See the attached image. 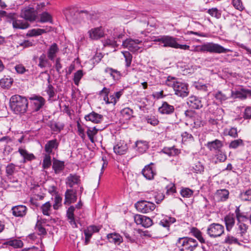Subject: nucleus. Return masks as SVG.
<instances>
[{
	"label": "nucleus",
	"instance_id": "nucleus-58",
	"mask_svg": "<svg viewBox=\"0 0 251 251\" xmlns=\"http://www.w3.org/2000/svg\"><path fill=\"white\" fill-rule=\"evenodd\" d=\"M236 218L238 222L244 221V220H247L248 217L244 215L243 213L240 212L239 207H237L235 211Z\"/></svg>",
	"mask_w": 251,
	"mask_h": 251
},
{
	"label": "nucleus",
	"instance_id": "nucleus-56",
	"mask_svg": "<svg viewBox=\"0 0 251 251\" xmlns=\"http://www.w3.org/2000/svg\"><path fill=\"white\" fill-rule=\"evenodd\" d=\"M243 141L242 139H239L235 140L230 142L229 145V148L230 149H237L240 146H243Z\"/></svg>",
	"mask_w": 251,
	"mask_h": 251
},
{
	"label": "nucleus",
	"instance_id": "nucleus-29",
	"mask_svg": "<svg viewBox=\"0 0 251 251\" xmlns=\"http://www.w3.org/2000/svg\"><path fill=\"white\" fill-rule=\"evenodd\" d=\"M64 162L57 159H54L52 163V169L55 174H59L64 169Z\"/></svg>",
	"mask_w": 251,
	"mask_h": 251
},
{
	"label": "nucleus",
	"instance_id": "nucleus-62",
	"mask_svg": "<svg viewBox=\"0 0 251 251\" xmlns=\"http://www.w3.org/2000/svg\"><path fill=\"white\" fill-rule=\"evenodd\" d=\"M46 91L50 99L53 98L55 95L54 87L50 84H48Z\"/></svg>",
	"mask_w": 251,
	"mask_h": 251
},
{
	"label": "nucleus",
	"instance_id": "nucleus-34",
	"mask_svg": "<svg viewBox=\"0 0 251 251\" xmlns=\"http://www.w3.org/2000/svg\"><path fill=\"white\" fill-rule=\"evenodd\" d=\"M4 244L11 246L14 248H22L23 246V243L21 240L15 238H10L7 240L4 243Z\"/></svg>",
	"mask_w": 251,
	"mask_h": 251
},
{
	"label": "nucleus",
	"instance_id": "nucleus-6",
	"mask_svg": "<svg viewBox=\"0 0 251 251\" xmlns=\"http://www.w3.org/2000/svg\"><path fill=\"white\" fill-rule=\"evenodd\" d=\"M206 233L211 238L220 237L224 233V226L218 223L211 224L208 226Z\"/></svg>",
	"mask_w": 251,
	"mask_h": 251
},
{
	"label": "nucleus",
	"instance_id": "nucleus-52",
	"mask_svg": "<svg viewBox=\"0 0 251 251\" xmlns=\"http://www.w3.org/2000/svg\"><path fill=\"white\" fill-rule=\"evenodd\" d=\"M122 53L123 54L125 58L126 66V67H129L131 65L132 56L129 52L127 51H123Z\"/></svg>",
	"mask_w": 251,
	"mask_h": 251
},
{
	"label": "nucleus",
	"instance_id": "nucleus-4",
	"mask_svg": "<svg viewBox=\"0 0 251 251\" xmlns=\"http://www.w3.org/2000/svg\"><path fill=\"white\" fill-rule=\"evenodd\" d=\"M176 245L180 251H193L197 247L198 243L194 239L184 237L178 238Z\"/></svg>",
	"mask_w": 251,
	"mask_h": 251
},
{
	"label": "nucleus",
	"instance_id": "nucleus-18",
	"mask_svg": "<svg viewBox=\"0 0 251 251\" xmlns=\"http://www.w3.org/2000/svg\"><path fill=\"white\" fill-rule=\"evenodd\" d=\"M84 118L86 121H90L95 124H98L101 123L102 121L103 116L95 112H92L85 115Z\"/></svg>",
	"mask_w": 251,
	"mask_h": 251
},
{
	"label": "nucleus",
	"instance_id": "nucleus-35",
	"mask_svg": "<svg viewBox=\"0 0 251 251\" xmlns=\"http://www.w3.org/2000/svg\"><path fill=\"white\" fill-rule=\"evenodd\" d=\"M123 94V90H121L118 92L114 93L112 95H110L108 97V104H112L115 105L116 103L119 100L120 98Z\"/></svg>",
	"mask_w": 251,
	"mask_h": 251
},
{
	"label": "nucleus",
	"instance_id": "nucleus-23",
	"mask_svg": "<svg viewBox=\"0 0 251 251\" xmlns=\"http://www.w3.org/2000/svg\"><path fill=\"white\" fill-rule=\"evenodd\" d=\"M177 39L173 36L165 35L163 47H171L175 48L176 47Z\"/></svg>",
	"mask_w": 251,
	"mask_h": 251
},
{
	"label": "nucleus",
	"instance_id": "nucleus-5",
	"mask_svg": "<svg viewBox=\"0 0 251 251\" xmlns=\"http://www.w3.org/2000/svg\"><path fill=\"white\" fill-rule=\"evenodd\" d=\"M65 15L67 20L74 24H76L79 21V19L87 17L88 12L85 10L76 11L75 9L66 10Z\"/></svg>",
	"mask_w": 251,
	"mask_h": 251
},
{
	"label": "nucleus",
	"instance_id": "nucleus-38",
	"mask_svg": "<svg viewBox=\"0 0 251 251\" xmlns=\"http://www.w3.org/2000/svg\"><path fill=\"white\" fill-rule=\"evenodd\" d=\"M176 219L174 217L165 216L159 223V224L164 227L168 228L170 226L176 222Z\"/></svg>",
	"mask_w": 251,
	"mask_h": 251
},
{
	"label": "nucleus",
	"instance_id": "nucleus-16",
	"mask_svg": "<svg viewBox=\"0 0 251 251\" xmlns=\"http://www.w3.org/2000/svg\"><path fill=\"white\" fill-rule=\"evenodd\" d=\"M231 97L236 99L239 98L241 99H245L248 95H251V90L245 89H241L237 91H231Z\"/></svg>",
	"mask_w": 251,
	"mask_h": 251
},
{
	"label": "nucleus",
	"instance_id": "nucleus-40",
	"mask_svg": "<svg viewBox=\"0 0 251 251\" xmlns=\"http://www.w3.org/2000/svg\"><path fill=\"white\" fill-rule=\"evenodd\" d=\"M136 150L140 153L146 151L148 148V143L146 141H138L135 143Z\"/></svg>",
	"mask_w": 251,
	"mask_h": 251
},
{
	"label": "nucleus",
	"instance_id": "nucleus-17",
	"mask_svg": "<svg viewBox=\"0 0 251 251\" xmlns=\"http://www.w3.org/2000/svg\"><path fill=\"white\" fill-rule=\"evenodd\" d=\"M80 183V177L76 174H70L66 179V184L70 188H73L75 185Z\"/></svg>",
	"mask_w": 251,
	"mask_h": 251
},
{
	"label": "nucleus",
	"instance_id": "nucleus-42",
	"mask_svg": "<svg viewBox=\"0 0 251 251\" xmlns=\"http://www.w3.org/2000/svg\"><path fill=\"white\" fill-rule=\"evenodd\" d=\"M12 82L11 78L4 77L0 80V85L3 88L8 89L11 87Z\"/></svg>",
	"mask_w": 251,
	"mask_h": 251
},
{
	"label": "nucleus",
	"instance_id": "nucleus-50",
	"mask_svg": "<svg viewBox=\"0 0 251 251\" xmlns=\"http://www.w3.org/2000/svg\"><path fill=\"white\" fill-rule=\"evenodd\" d=\"M121 114L126 119L128 120L132 116L133 110L128 107L125 108L121 111Z\"/></svg>",
	"mask_w": 251,
	"mask_h": 251
},
{
	"label": "nucleus",
	"instance_id": "nucleus-11",
	"mask_svg": "<svg viewBox=\"0 0 251 251\" xmlns=\"http://www.w3.org/2000/svg\"><path fill=\"white\" fill-rule=\"evenodd\" d=\"M37 12L34 8L25 7L22 10L21 17L25 20L29 21H34L36 19Z\"/></svg>",
	"mask_w": 251,
	"mask_h": 251
},
{
	"label": "nucleus",
	"instance_id": "nucleus-19",
	"mask_svg": "<svg viewBox=\"0 0 251 251\" xmlns=\"http://www.w3.org/2000/svg\"><path fill=\"white\" fill-rule=\"evenodd\" d=\"M153 163H151L150 164L146 165L142 171V173L144 176L149 180L152 179L155 175V171L151 166V165Z\"/></svg>",
	"mask_w": 251,
	"mask_h": 251
},
{
	"label": "nucleus",
	"instance_id": "nucleus-36",
	"mask_svg": "<svg viewBox=\"0 0 251 251\" xmlns=\"http://www.w3.org/2000/svg\"><path fill=\"white\" fill-rule=\"evenodd\" d=\"M12 25L16 29H26L29 26L28 23L24 20H13Z\"/></svg>",
	"mask_w": 251,
	"mask_h": 251
},
{
	"label": "nucleus",
	"instance_id": "nucleus-14",
	"mask_svg": "<svg viewBox=\"0 0 251 251\" xmlns=\"http://www.w3.org/2000/svg\"><path fill=\"white\" fill-rule=\"evenodd\" d=\"M11 210L14 216L23 217L26 214L27 208L24 205H18L12 207Z\"/></svg>",
	"mask_w": 251,
	"mask_h": 251
},
{
	"label": "nucleus",
	"instance_id": "nucleus-45",
	"mask_svg": "<svg viewBox=\"0 0 251 251\" xmlns=\"http://www.w3.org/2000/svg\"><path fill=\"white\" fill-rule=\"evenodd\" d=\"M51 207V204L49 201L43 204L41 207L43 214L44 215L50 216V214Z\"/></svg>",
	"mask_w": 251,
	"mask_h": 251
},
{
	"label": "nucleus",
	"instance_id": "nucleus-49",
	"mask_svg": "<svg viewBox=\"0 0 251 251\" xmlns=\"http://www.w3.org/2000/svg\"><path fill=\"white\" fill-rule=\"evenodd\" d=\"M207 12L212 17H214L217 19H219L221 17V12L217 8L209 9Z\"/></svg>",
	"mask_w": 251,
	"mask_h": 251
},
{
	"label": "nucleus",
	"instance_id": "nucleus-39",
	"mask_svg": "<svg viewBox=\"0 0 251 251\" xmlns=\"http://www.w3.org/2000/svg\"><path fill=\"white\" fill-rule=\"evenodd\" d=\"M38 67L40 68H44L47 66L50 67L51 64L48 59L47 58L46 55L44 53L42 54L39 57Z\"/></svg>",
	"mask_w": 251,
	"mask_h": 251
},
{
	"label": "nucleus",
	"instance_id": "nucleus-61",
	"mask_svg": "<svg viewBox=\"0 0 251 251\" xmlns=\"http://www.w3.org/2000/svg\"><path fill=\"white\" fill-rule=\"evenodd\" d=\"M237 226H238V229L240 231L239 233L241 236H243L245 234V233H246L248 226L244 223H242L241 221L238 222Z\"/></svg>",
	"mask_w": 251,
	"mask_h": 251
},
{
	"label": "nucleus",
	"instance_id": "nucleus-2",
	"mask_svg": "<svg viewBox=\"0 0 251 251\" xmlns=\"http://www.w3.org/2000/svg\"><path fill=\"white\" fill-rule=\"evenodd\" d=\"M165 84L173 88L175 94L176 96L184 98L188 96V85L184 82L178 81V79L171 76H168L165 81Z\"/></svg>",
	"mask_w": 251,
	"mask_h": 251
},
{
	"label": "nucleus",
	"instance_id": "nucleus-10",
	"mask_svg": "<svg viewBox=\"0 0 251 251\" xmlns=\"http://www.w3.org/2000/svg\"><path fill=\"white\" fill-rule=\"evenodd\" d=\"M134 220L137 225H141L142 226L148 228L152 225L151 219L144 215L136 214L134 216Z\"/></svg>",
	"mask_w": 251,
	"mask_h": 251
},
{
	"label": "nucleus",
	"instance_id": "nucleus-12",
	"mask_svg": "<svg viewBox=\"0 0 251 251\" xmlns=\"http://www.w3.org/2000/svg\"><path fill=\"white\" fill-rule=\"evenodd\" d=\"M76 200V190L73 189H67L65 193L64 204L69 205L75 202Z\"/></svg>",
	"mask_w": 251,
	"mask_h": 251
},
{
	"label": "nucleus",
	"instance_id": "nucleus-26",
	"mask_svg": "<svg viewBox=\"0 0 251 251\" xmlns=\"http://www.w3.org/2000/svg\"><path fill=\"white\" fill-rule=\"evenodd\" d=\"M30 99L34 100L33 103L34 105L35 110L36 111L39 110L43 107L45 102V99L41 96H35L30 98Z\"/></svg>",
	"mask_w": 251,
	"mask_h": 251
},
{
	"label": "nucleus",
	"instance_id": "nucleus-47",
	"mask_svg": "<svg viewBox=\"0 0 251 251\" xmlns=\"http://www.w3.org/2000/svg\"><path fill=\"white\" fill-rule=\"evenodd\" d=\"M240 198L242 201H251V189L242 192L240 194Z\"/></svg>",
	"mask_w": 251,
	"mask_h": 251
},
{
	"label": "nucleus",
	"instance_id": "nucleus-33",
	"mask_svg": "<svg viewBox=\"0 0 251 251\" xmlns=\"http://www.w3.org/2000/svg\"><path fill=\"white\" fill-rule=\"evenodd\" d=\"M107 237L110 242L119 245L123 241L122 237L118 233H112L107 234Z\"/></svg>",
	"mask_w": 251,
	"mask_h": 251
},
{
	"label": "nucleus",
	"instance_id": "nucleus-46",
	"mask_svg": "<svg viewBox=\"0 0 251 251\" xmlns=\"http://www.w3.org/2000/svg\"><path fill=\"white\" fill-rule=\"evenodd\" d=\"M110 92V90L106 87H104L99 92V95L102 97L103 100L105 102L106 104H108V94Z\"/></svg>",
	"mask_w": 251,
	"mask_h": 251
},
{
	"label": "nucleus",
	"instance_id": "nucleus-64",
	"mask_svg": "<svg viewBox=\"0 0 251 251\" xmlns=\"http://www.w3.org/2000/svg\"><path fill=\"white\" fill-rule=\"evenodd\" d=\"M152 196L157 203H159L164 199V196L162 193H156L153 192Z\"/></svg>",
	"mask_w": 251,
	"mask_h": 251
},
{
	"label": "nucleus",
	"instance_id": "nucleus-48",
	"mask_svg": "<svg viewBox=\"0 0 251 251\" xmlns=\"http://www.w3.org/2000/svg\"><path fill=\"white\" fill-rule=\"evenodd\" d=\"M83 75L84 74L81 70H78L74 74L73 80L75 85L77 86L78 85L79 81Z\"/></svg>",
	"mask_w": 251,
	"mask_h": 251
},
{
	"label": "nucleus",
	"instance_id": "nucleus-30",
	"mask_svg": "<svg viewBox=\"0 0 251 251\" xmlns=\"http://www.w3.org/2000/svg\"><path fill=\"white\" fill-rule=\"evenodd\" d=\"M226 228L227 231H230L235 224V218L233 214H228L224 218Z\"/></svg>",
	"mask_w": 251,
	"mask_h": 251
},
{
	"label": "nucleus",
	"instance_id": "nucleus-1",
	"mask_svg": "<svg viewBox=\"0 0 251 251\" xmlns=\"http://www.w3.org/2000/svg\"><path fill=\"white\" fill-rule=\"evenodd\" d=\"M28 103L26 97L19 95L12 96L9 100L10 107L16 114L25 113L27 109Z\"/></svg>",
	"mask_w": 251,
	"mask_h": 251
},
{
	"label": "nucleus",
	"instance_id": "nucleus-13",
	"mask_svg": "<svg viewBox=\"0 0 251 251\" xmlns=\"http://www.w3.org/2000/svg\"><path fill=\"white\" fill-rule=\"evenodd\" d=\"M230 91L224 90L218 91L214 94V97L218 102L223 103L224 102L227 100L229 98L231 97Z\"/></svg>",
	"mask_w": 251,
	"mask_h": 251
},
{
	"label": "nucleus",
	"instance_id": "nucleus-21",
	"mask_svg": "<svg viewBox=\"0 0 251 251\" xmlns=\"http://www.w3.org/2000/svg\"><path fill=\"white\" fill-rule=\"evenodd\" d=\"M174 106L170 105L166 101H164L162 105L158 108L159 112L162 114H171L174 113Z\"/></svg>",
	"mask_w": 251,
	"mask_h": 251
},
{
	"label": "nucleus",
	"instance_id": "nucleus-44",
	"mask_svg": "<svg viewBox=\"0 0 251 251\" xmlns=\"http://www.w3.org/2000/svg\"><path fill=\"white\" fill-rule=\"evenodd\" d=\"M162 151L169 156H174L179 153V150L174 147L164 148Z\"/></svg>",
	"mask_w": 251,
	"mask_h": 251
},
{
	"label": "nucleus",
	"instance_id": "nucleus-54",
	"mask_svg": "<svg viewBox=\"0 0 251 251\" xmlns=\"http://www.w3.org/2000/svg\"><path fill=\"white\" fill-rule=\"evenodd\" d=\"M51 164V157L49 154H46L43 160L42 166L44 169L49 168Z\"/></svg>",
	"mask_w": 251,
	"mask_h": 251
},
{
	"label": "nucleus",
	"instance_id": "nucleus-53",
	"mask_svg": "<svg viewBox=\"0 0 251 251\" xmlns=\"http://www.w3.org/2000/svg\"><path fill=\"white\" fill-rule=\"evenodd\" d=\"M40 21L41 23L48 22L51 23L52 22V17L49 13L44 12L41 14Z\"/></svg>",
	"mask_w": 251,
	"mask_h": 251
},
{
	"label": "nucleus",
	"instance_id": "nucleus-25",
	"mask_svg": "<svg viewBox=\"0 0 251 251\" xmlns=\"http://www.w3.org/2000/svg\"><path fill=\"white\" fill-rule=\"evenodd\" d=\"M206 146L210 151H218L223 147V144L220 140L216 139L214 141L207 142Z\"/></svg>",
	"mask_w": 251,
	"mask_h": 251
},
{
	"label": "nucleus",
	"instance_id": "nucleus-43",
	"mask_svg": "<svg viewBox=\"0 0 251 251\" xmlns=\"http://www.w3.org/2000/svg\"><path fill=\"white\" fill-rule=\"evenodd\" d=\"M191 232L195 236L201 243H205V240L202 236L201 232L196 227H192L191 229Z\"/></svg>",
	"mask_w": 251,
	"mask_h": 251
},
{
	"label": "nucleus",
	"instance_id": "nucleus-7",
	"mask_svg": "<svg viewBox=\"0 0 251 251\" xmlns=\"http://www.w3.org/2000/svg\"><path fill=\"white\" fill-rule=\"evenodd\" d=\"M135 206L138 211L143 213L151 212L155 208V205L152 202L146 201H138Z\"/></svg>",
	"mask_w": 251,
	"mask_h": 251
},
{
	"label": "nucleus",
	"instance_id": "nucleus-59",
	"mask_svg": "<svg viewBox=\"0 0 251 251\" xmlns=\"http://www.w3.org/2000/svg\"><path fill=\"white\" fill-rule=\"evenodd\" d=\"M218 195L222 201H226L228 197L229 192L226 189L219 190L217 191Z\"/></svg>",
	"mask_w": 251,
	"mask_h": 251
},
{
	"label": "nucleus",
	"instance_id": "nucleus-15",
	"mask_svg": "<svg viewBox=\"0 0 251 251\" xmlns=\"http://www.w3.org/2000/svg\"><path fill=\"white\" fill-rule=\"evenodd\" d=\"M187 103L190 107L195 109H200L202 106L200 99L194 96L188 98Z\"/></svg>",
	"mask_w": 251,
	"mask_h": 251
},
{
	"label": "nucleus",
	"instance_id": "nucleus-63",
	"mask_svg": "<svg viewBox=\"0 0 251 251\" xmlns=\"http://www.w3.org/2000/svg\"><path fill=\"white\" fill-rule=\"evenodd\" d=\"M217 159L220 162H224L226 159V155L221 150L217 151L216 154Z\"/></svg>",
	"mask_w": 251,
	"mask_h": 251
},
{
	"label": "nucleus",
	"instance_id": "nucleus-28",
	"mask_svg": "<svg viewBox=\"0 0 251 251\" xmlns=\"http://www.w3.org/2000/svg\"><path fill=\"white\" fill-rule=\"evenodd\" d=\"M18 171V167L12 163H9L5 167V173L7 177L13 176Z\"/></svg>",
	"mask_w": 251,
	"mask_h": 251
},
{
	"label": "nucleus",
	"instance_id": "nucleus-60",
	"mask_svg": "<svg viewBox=\"0 0 251 251\" xmlns=\"http://www.w3.org/2000/svg\"><path fill=\"white\" fill-rule=\"evenodd\" d=\"M98 129H97L95 127L93 128H89L87 131V134L91 141V142H94V136L97 133Z\"/></svg>",
	"mask_w": 251,
	"mask_h": 251
},
{
	"label": "nucleus",
	"instance_id": "nucleus-20",
	"mask_svg": "<svg viewBox=\"0 0 251 251\" xmlns=\"http://www.w3.org/2000/svg\"><path fill=\"white\" fill-rule=\"evenodd\" d=\"M89 37L92 40H97L103 37L104 32L101 27L91 29L88 32Z\"/></svg>",
	"mask_w": 251,
	"mask_h": 251
},
{
	"label": "nucleus",
	"instance_id": "nucleus-41",
	"mask_svg": "<svg viewBox=\"0 0 251 251\" xmlns=\"http://www.w3.org/2000/svg\"><path fill=\"white\" fill-rule=\"evenodd\" d=\"M103 45L104 46H108L112 48H116L118 47L119 44L118 41L116 40V37H114L113 39L107 38L104 39L103 41Z\"/></svg>",
	"mask_w": 251,
	"mask_h": 251
},
{
	"label": "nucleus",
	"instance_id": "nucleus-24",
	"mask_svg": "<svg viewBox=\"0 0 251 251\" xmlns=\"http://www.w3.org/2000/svg\"><path fill=\"white\" fill-rule=\"evenodd\" d=\"M59 48L56 43H53L49 48L47 51L48 59L54 61L56 54L59 51Z\"/></svg>",
	"mask_w": 251,
	"mask_h": 251
},
{
	"label": "nucleus",
	"instance_id": "nucleus-27",
	"mask_svg": "<svg viewBox=\"0 0 251 251\" xmlns=\"http://www.w3.org/2000/svg\"><path fill=\"white\" fill-rule=\"evenodd\" d=\"M114 152L119 155L125 154L127 150V147L126 144L124 142L118 143L113 148Z\"/></svg>",
	"mask_w": 251,
	"mask_h": 251
},
{
	"label": "nucleus",
	"instance_id": "nucleus-51",
	"mask_svg": "<svg viewBox=\"0 0 251 251\" xmlns=\"http://www.w3.org/2000/svg\"><path fill=\"white\" fill-rule=\"evenodd\" d=\"M192 170L197 174L201 173L204 171V167L200 162L198 161L192 167Z\"/></svg>",
	"mask_w": 251,
	"mask_h": 251
},
{
	"label": "nucleus",
	"instance_id": "nucleus-31",
	"mask_svg": "<svg viewBox=\"0 0 251 251\" xmlns=\"http://www.w3.org/2000/svg\"><path fill=\"white\" fill-rule=\"evenodd\" d=\"M51 27L50 26L47 27L46 28L43 29H33L28 31L27 35L29 36H39L42 34L44 33H46L47 32L50 31L51 30Z\"/></svg>",
	"mask_w": 251,
	"mask_h": 251
},
{
	"label": "nucleus",
	"instance_id": "nucleus-9",
	"mask_svg": "<svg viewBox=\"0 0 251 251\" xmlns=\"http://www.w3.org/2000/svg\"><path fill=\"white\" fill-rule=\"evenodd\" d=\"M82 204L80 201L75 207L73 205L70 206L67 210L66 216L69 220V223L71 225L73 228H76L77 227V224L75 221L74 212L75 208L79 209L82 206Z\"/></svg>",
	"mask_w": 251,
	"mask_h": 251
},
{
	"label": "nucleus",
	"instance_id": "nucleus-57",
	"mask_svg": "<svg viewBox=\"0 0 251 251\" xmlns=\"http://www.w3.org/2000/svg\"><path fill=\"white\" fill-rule=\"evenodd\" d=\"M180 193L182 197L184 198H190L193 195V191L188 188H183Z\"/></svg>",
	"mask_w": 251,
	"mask_h": 251
},
{
	"label": "nucleus",
	"instance_id": "nucleus-32",
	"mask_svg": "<svg viewBox=\"0 0 251 251\" xmlns=\"http://www.w3.org/2000/svg\"><path fill=\"white\" fill-rule=\"evenodd\" d=\"M100 227L98 226L92 225L90 226L84 230V234L85 236H87V238H91L93 234L95 233L99 232Z\"/></svg>",
	"mask_w": 251,
	"mask_h": 251
},
{
	"label": "nucleus",
	"instance_id": "nucleus-8",
	"mask_svg": "<svg viewBox=\"0 0 251 251\" xmlns=\"http://www.w3.org/2000/svg\"><path fill=\"white\" fill-rule=\"evenodd\" d=\"M142 41L139 39L128 38L122 42V46L125 48L128 49L131 52H136L140 49L138 45L142 43Z\"/></svg>",
	"mask_w": 251,
	"mask_h": 251
},
{
	"label": "nucleus",
	"instance_id": "nucleus-55",
	"mask_svg": "<svg viewBox=\"0 0 251 251\" xmlns=\"http://www.w3.org/2000/svg\"><path fill=\"white\" fill-rule=\"evenodd\" d=\"M62 197L59 195L56 194L54 198V203L53 205L54 209L57 210L62 205Z\"/></svg>",
	"mask_w": 251,
	"mask_h": 251
},
{
	"label": "nucleus",
	"instance_id": "nucleus-22",
	"mask_svg": "<svg viewBox=\"0 0 251 251\" xmlns=\"http://www.w3.org/2000/svg\"><path fill=\"white\" fill-rule=\"evenodd\" d=\"M59 143L56 139L50 140L47 142L45 146V151L47 154L50 155L53 151V150H56L58 148Z\"/></svg>",
	"mask_w": 251,
	"mask_h": 251
},
{
	"label": "nucleus",
	"instance_id": "nucleus-3",
	"mask_svg": "<svg viewBox=\"0 0 251 251\" xmlns=\"http://www.w3.org/2000/svg\"><path fill=\"white\" fill-rule=\"evenodd\" d=\"M195 52H209L210 53H222L231 52V50L226 49L220 45L212 42L207 43L201 46H196L191 50Z\"/></svg>",
	"mask_w": 251,
	"mask_h": 251
},
{
	"label": "nucleus",
	"instance_id": "nucleus-37",
	"mask_svg": "<svg viewBox=\"0 0 251 251\" xmlns=\"http://www.w3.org/2000/svg\"><path fill=\"white\" fill-rule=\"evenodd\" d=\"M19 152L24 157L23 163H25L26 161H31L35 158L33 153L28 152V151L25 149H19Z\"/></svg>",
	"mask_w": 251,
	"mask_h": 251
}]
</instances>
